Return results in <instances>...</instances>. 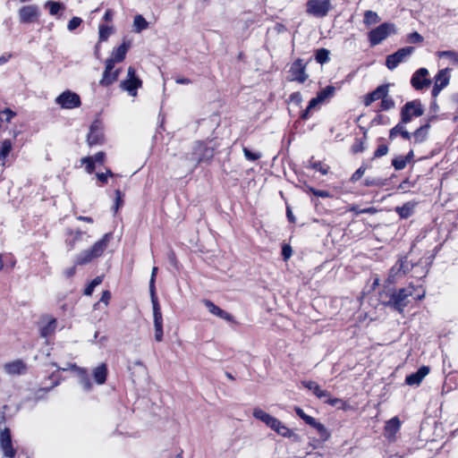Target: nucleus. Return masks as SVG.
<instances>
[{"label":"nucleus","mask_w":458,"mask_h":458,"mask_svg":"<svg viewBox=\"0 0 458 458\" xmlns=\"http://www.w3.org/2000/svg\"><path fill=\"white\" fill-rule=\"evenodd\" d=\"M13 149V143L11 140L6 139L1 142L0 145V165L4 166L6 158Z\"/></svg>","instance_id":"34"},{"label":"nucleus","mask_w":458,"mask_h":458,"mask_svg":"<svg viewBox=\"0 0 458 458\" xmlns=\"http://www.w3.org/2000/svg\"><path fill=\"white\" fill-rule=\"evenodd\" d=\"M394 106H395V102L393 99V98L389 96V93H388V94H386V97L382 98L377 110H378V112L388 111L390 109H393L394 107Z\"/></svg>","instance_id":"41"},{"label":"nucleus","mask_w":458,"mask_h":458,"mask_svg":"<svg viewBox=\"0 0 458 458\" xmlns=\"http://www.w3.org/2000/svg\"><path fill=\"white\" fill-rule=\"evenodd\" d=\"M329 54H330V52L327 48L317 49L315 52L316 62L319 64H324L327 63L330 60Z\"/></svg>","instance_id":"42"},{"label":"nucleus","mask_w":458,"mask_h":458,"mask_svg":"<svg viewBox=\"0 0 458 458\" xmlns=\"http://www.w3.org/2000/svg\"><path fill=\"white\" fill-rule=\"evenodd\" d=\"M413 47H405L399 48L394 54L386 56V66L393 71L395 69L404 59L414 52Z\"/></svg>","instance_id":"11"},{"label":"nucleus","mask_w":458,"mask_h":458,"mask_svg":"<svg viewBox=\"0 0 458 458\" xmlns=\"http://www.w3.org/2000/svg\"><path fill=\"white\" fill-rule=\"evenodd\" d=\"M133 25L135 27V30L137 32H140L148 28V23L142 15L138 14L134 17Z\"/></svg>","instance_id":"48"},{"label":"nucleus","mask_w":458,"mask_h":458,"mask_svg":"<svg viewBox=\"0 0 458 458\" xmlns=\"http://www.w3.org/2000/svg\"><path fill=\"white\" fill-rule=\"evenodd\" d=\"M86 232H83L80 228L72 229L67 228L65 230V245L68 250H72L76 247V244L82 241L83 235Z\"/></svg>","instance_id":"19"},{"label":"nucleus","mask_w":458,"mask_h":458,"mask_svg":"<svg viewBox=\"0 0 458 458\" xmlns=\"http://www.w3.org/2000/svg\"><path fill=\"white\" fill-rule=\"evenodd\" d=\"M293 255V249L290 244L284 243L282 246V257L284 261H287Z\"/></svg>","instance_id":"61"},{"label":"nucleus","mask_w":458,"mask_h":458,"mask_svg":"<svg viewBox=\"0 0 458 458\" xmlns=\"http://www.w3.org/2000/svg\"><path fill=\"white\" fill-rule=\"evenodd\" d=\"M414 293L411 296L414 301H421L425 298L426 290L422 285H414L413 284Z\"/></svg>","instance_id":"58"},{"label":"nucleus","mask_w":458,"mask_h":458,"mask_svg":"<svg viewBox=\"0 0 458 458\" xmlns=\"http://www.w3.org/2000/svg\"><path fill=\"white\" fill-rule=\"evenodd\" d=\"M252 415L257 420H259L262 422H264L268 428L273 425L275 426V423H276L275 419L276 418L271 416L269 413L264 411L260 408H254Z\"/></svg>","instance_id":"32"},{"label":"nucleus","mask_w":458,"mask_h":458,"mask_svg":"<svg viewBox=\"0 0 458 458\" xmlns=\"http://www.w3.org/2000/svg\"><path fill=\"white\" fill-rule=\"evenodd\" d=\"M81 164H85V170L88 174H92L96 169V163L92 157H84L81 160Z\"/></svg>","instance_id":"57"},{"label":"nucleus","mask_w":458,"mask_h":458,"mask_svg":"<svg viewBox=\"0 0 458 458\" xmlns=\"http://www.w3.org/2000/svg\"><path fill=\"white\" fill-rule=\"evenodd\" d=\"M55 103L64 109H73L81 106L80 96L69 89L62 92L55 98Z\"/></svg>","instance_id":"9"},{"label":"nucleus","mask_w":458,"mask_h":458,"mask_svg":"<svg viewBox=\"0 0 458 458\" xmlns=\"http://www.w3.org/2000/svg\"><path fill=\"white\" fill-rule=\"evenodd\" d=\"M242 152H243V155H244L245 158L247 160H249V161L254 162V161L259 160L261 157V153L260 152L251 151L247 147H243L242 148Z\"/></svg>","instance_id":"56"},{"label":"nucleus","mask_w":458,"mask_h":458,"mask_svg":"<svg viewBox=\"0 0 458 458\" xmlns=\"http://www.w3.org/2000/svg\"><path fill=\"white\" fill-rule=\"evenodd\" d=\"M439 57H445L450 59L453 64H458V53L453 50H445L437 52Z\"/></svg>","instance_id":"53"},{"label":"nucleus","mask_w":458,"mask_h":458,"mask_svg":"<svg viewBox=\"0 0 458 458\" xmlns=\"http://www.w3.org/2000/svg\"><path fill=\"white\" fill-rule=\"evenodd\" d=\"M306 65L304 60L297 58L291 65L288 71L287 80L289 81H297L299 83H304L308 80V74L306 73Z\"/></svg>","instance_id":"8"},{"label":"nucleus","mask_w":458,"mask_h":458,"mask_svg":"<svg viewBox=\"0 0 458 458\" xmlns=\"http://www.w3.org/2000/svg\"><path fill=\"white\" fill-rule=\"evenodd\" d=\"M390 84H381L377 87L371 92L367 93L362 97V103L365 106H369L373 102L381 100L383 97H386L389 93Z\"/></svg>","instance_id":"15"},{"label":"nucleus","mask_w":458,"mask_h":458,"mask_svg":"<svg viewBox=\"0 0 458 458\" xmlns=\"http://www.w3.org/2000/svg\"><path fill=\"white\" fill-rule=\"evenodd\" d=\"M39 16L37 5H24L19 10V19L21 23H33L38 21Z\"/></svg>","instance_id":"16"},{"label":"nucleus","mask_w":458,"mask_h":458,"mask_svg":"<svg viewBox=\"0 0 458 458\" xmlns=\"http://www.w3.org/2000/svg\"><path fill=\"white\" fill-rule=\"evenodd\" d=\"M428 71L427 68L421 67L418 69L411 78V85L416 90H420L431 84V81L428 78Z\"/></svg>","instance_id":"13"},{"label":"nucleus","mask_w":458,"mask_h":458,"mask_svg":"<svg viewBox=\"0 0 458 458\" xmlns=\"http://www.w3.org/2000/svg\"><path fill=\"white\" fill-rule=\"evenodd\" d=\"M413 293V284H409L406 287L402 288L391 286L390 284H385L378 293V301L384 307L403 314L405 308L410 303L409 298Z\"/></svg>","instance_id":"1"},{"label":"nucleus","mask_w":458,"mask_h":458,"mask_svg":"<svg viewBox=\"0 0 458 458\" xmlns=\"http://www.w3.org/2000/svg\"><path fill=\"white\" fill-rule=\"evenodd\" d=\"M313 428L318 431L322 440L326 441L329 438L330 433L322 423L317 421Z\"/></svg>","instance_id":"55"},{"label":"nucleus","mask_w":458,"mask_h":458,"mask_svg":"<svg viewBox=\"0 0 458 458\" xmlns=\"http://www.w3.org/2000/svg\"><path fill=\"white\" fill-rule=\"evenodd\" d=\"M46 6L48 8L51 15H56L61 10L64 9V5L62 3L55 1H47Z\"/></svg>","instance_id":"50"},{"label":"nucleus","mask_w":458,"mask_h":458,"mask_svg":"<svg viewBox=\"0 0 458 458\" xmlns=\"http://www.w3.org/2000/svg\"><path fill=\"white\" fill-rule=\"evenodd\" d=\"M142 81L136 75V70L132 66L128 67L127 78L121 81L120 87L127 91L130 96L135 97L137 91L142 87Z\"/></svg>","instance_id":"7"},{"label":"nucleus","mask_w":458,"mask_h":458,"mask_svg":"<svg viewBox=\"0 0 458 458\" xmlns=\"http://www.w3.org/2000/svg\"><path fill=\"white\" fill-rule=\"evenodd\" d=\"M191 156L198 164H209L215 156V148L209 146L207 141L197 140L193 145Z\"/></svg>","instance_id":"3"},{"label":"nucleus","mask_w":458,"mask_h":458,"mask_svg":"<svg viewBox=\"0 0 458 458\" xmlns=\"http://www.w3.org/2000/svg\"><path fill=\"white\" fill-rule=\"evenodd\" d=\"M105 136L103 132L102 124L99 121H94L87 136V142L89 146L100 145L104 142Z\"/></svg>","instance_id":"14"},{"label":"nucleus","mask_w":458,"mask_h":458,"mask_svg":"<svg viewBox=\"0 0 458 458\" xmlns=\"http://www.w3.org/2000/svg\"><path fill=\"white\" fill-rule=\"evenodd\" d=\"M407 123H403L402 118H400V122L392 129H390L388 136L389 140H394L397 136H400L402 139L411 142V134L406 130L405 127Z\"/></svg>","instance_id":"23"},{"label":"nucleus","mask_w":458,"mask_h":458,"mask_svg":"<svg viewBox=\"0 0 458 458\" xmlns=\"http://www.w3.org/2000/svg\"><path fill=\"white\" fill-rule=\"evenodd\" d=\"M301 384L305 388L312 391V393L319 399L324 397L329 398L331 395L327 390L321 389L320 386L315 381H302Z\"/></svg>","instance_id":"27"},{"label":"nucleus","mask_w":458,"mask_h":458,"mask_svg":"<svg viewBox=\"0 0 458 458\" xmlns=\"http://www.w3.org/2000/svg\"><path fill=\"white\" fill-rule=\"evenodd\" d=\"M388 151H389V148H388L387 144L382 143V144L378 145L377 148L373 152L371 160H374V159H377V158L386 156L388 153Z\"/></svg>","instance_id":"51"},{"label":"nucleus","mask_w":458,"mask_h":458,"mask_svg":"<svg viewBox=\"0 0 458 458\" xmlns=\"http://www.w3.org/2000/svg\"><path fill=\"white\" fill-rule=\"evenodd\" d=\"M108 370L106 363H101L93 369V377L97 384L103 385L106 381Z\"/></svg>","instance_id":"30"},{"label":"nucleus","mask_w":458,"mask_h":458,"mask_svg":"<svg viewBox=\"0 0 458 458\" xmlns=\"http://www.w3.org/2000/svg\"><path fill=\"white\" fill-rule=\"evenodd\" d=\"M130 47L131 42L123 40L119 47L113 48L110 56L106 60H112L114 65L117 63H122L125 59Z\"/></svg>","instance_id":"20"},{"label":"nucleus","mask_w":458,"mask_h":458,"mask_svg":"<svg viewBox=\"0 0 458 458\" xmlns=\"http://www.w3.org/2000/svg\"><path fill=\"white\" fill-rule=\"evenodd\" d=\"M114 28L106 24H100L98 26V40L104 42L108 39L110 35L113 33Z\"/></svg>","instance_id":"40"},{"label":"nucleus","mask_w":458,"mask_h":458,"mask_svg":"<svg viewBox=\"0 0 458 458\" xmlns=\"http://www.w3.org/2000/svg\"><path fill=\"white\" fill-rule=\"evenodd\" d=\"M111 237L112 234L110 233H105L102 238L96 242L89 249L80 252L76 257L75 265L83 266L101 257L106 250Z\"/></svg>","instance_id":"2"},{"label":"nucleus","mask_w":458,"mask_h":458,"mask_svg":"<svg viewBox=\"0 0 458 458\" xmlns=\"http://www.w3.org/2000/svg\"><path fill=\"white\" fill-rule=\"evenodd\" d=\"M70 369L77 374L80 383L84 390L90 391L92 389V383L88 370L84 368L77 366L75 363L70 364Z\"/></svg>","instance_id":"22"},{"label":"nucleus","mask_w":458,"mask_h":458,"mask_svg":"<svg viewBox=\"0 0 458 458\" xmlns=\"http://www.w3.org/2000/svg\"><path fill=\"white\" fill-rule=\"evenodd\" d=\"M450 69L445 68L442 70H439L437 73L435 75L434 79L435 81H437L439 83H445V87L449 84L450 81V75H449Z\"/></svg>","instance_id":"47"},{"label":"nucleus","mask_w":458,"mask_h":458,"mask_svg":"<svg viewBox=\"0 0 458 458\" xmlns=\"http://www.w3.org/2000/svg\"><path fill=\"white\" fill-rule=\"evenodd\" d=\"M56 327L57 319L51 317L47 324L39 327V335L43 338H47L55 334Z\"/></svg>","instance_id":"29"},{"label":"nucleus","mask_w":458,"mask_h":458,"mask_svg":"<svg viewBox=\"0 0 458 458\" xmlns=\"http://www.w3.org/2000/svg\"><path fill=\"white\" fill-rule=\"evenodd\" d=\"M0 448L4 457L14 458L16 456L17 451L13 446L12 433L9 428L0 430Z\"/></svg>","instance_id":"10"},{"label":"nucleus","mask_w":458,"mask_h":458,"mask_svg":"<svg viewBox=\"0 0 458 458\" xmlns=\"http://www.w3.org/2000/svg\"><path fill=\"white\" fill-rule=\"evenodd\" d=\"M429 371V367L421 366L416 372L406 376L405 384L408 386H419Z\"/></svg>","instance_id":"24"},{"label":"nucleus","mask_w":458,"mask_h":458,"mask_svg":"<svg viewBox=\"0 0 458 458\" xmlns=\"http://www.w3.org/2000/svg\"><path fill=\"white\" fill-rule=\"evenodd\" d=\"M335 91V88L332 85H328L326 88L319 90L315 98L321 103L327 98L333 97Z\"/></svg>","instance_id":"39"},{"label":"nucleus","mask_w":458,"mask_h":458,"mask_svg":"<svg viewBox=\"0 0 458 458\" xmlns=\"http://www.w3.org/2000/svg\"><path fill=\"white\" fill-rule=\"evenodd\" d=\"M394 25L390 22H383L368 33V39L370 47L379 45L390 34L394 33Z\"/></svg>","instance_id":"4"},{"label":"nucleus","mask_w":458,"mask_h":458,"mask_svg":"<svg viewBox=\"0 0 458 458\" xmlns=\"http://www.w3.org/2000/svg\"><path fill=\"white\" fill-rule=\"evenodd\" d=\"M82 23V19L80 17H72L67 25L69 30H74Z\"/></svg>","instance_id":"63"},{"label":"nucleus","mask_w":458,"mask_h":458,"mask_svg":"<svg viewBox=\"0 0 458 458\" xmlns=\"http://www.w3.org/2000/svg\"><path fill=\"white\" fill-rule=\"evenodd\" d=\"M401 421L398 417H394L386 422L384 427V435L387 438L394 437L400 430Z\"/></svg>","instance_id":"26"},{"label":"nucleus","mask_w":458,"mask_h":458,"mask_svg":"<svg viewBox=\"0 0 458 458\" xmlns=\"http://www.w3.org/2000/svg\"><path fill=\"white\" fill-rule=\"evenodd\" d=\"M390 124V118L381 114V112L377 111V114L375 117L370 121L371 126H377V125H388Z\"/></svg>","instance_id":"44"},{"label":"nucleus","mask_w":458,"mask_h":458,"mask_svg":"<svg viewBox=\"0 0 458 458\" xmlns=\"http://www.w3.org/2000/svg\"><path fill=\"white\" fill-rule=\"evenodd\" d=\"M153 309V323L155 340L158 343L163 341L164 330H163V315L160 306L152 307Z\"/></svg>","instance_id":"18"},{"label":"nucleus","mask_w":458,"mask_h":458,"mask_svg":"<svg viewBox=\"0 0 458 458\" xmlns=\"http://www.w3.org/2000/svg\"><path fill=\"white\" fill-rule=\"evenodd\" d=\"M380 21V17L378 14L371 10L365 11L364 16H363V23L367 27H370L371 25H374Z\"/></svg>","instance_id":"38"},{"label":"nucleus","mask_w":458,"mask_h":458,"mask_svg":"<svg viewBox=\"0 0 458 458\" xmlns=\"http://www.w3.org/2000/svg\"><path fill=\"white\" fill-rule=\"evenodd\" d=\"M367 169L368 165L365 163H362L360 166L352 174L350 178L351 182L354 183L360 180Z\"/></svg>","instance_id":"54"},{"label":"nucleus","mask_w":458,"mask_h":458,"mask_svg":"<svg viewBox=\"0 0 458 458\" xmlns=\"http://www.w3.org/2000/svg\"><path fill=\"white\" fill-rule=\"evenodd\" d=\"M203 303L211 314H213L229 323L239 325V322L235 320L234 317L232 314L222 310L221 308H219L217 305H216L210 300H204Z\"/></svg>","instance_id":"17"},{"label":"nucleus","mask_w":458,"mask_h":458,"mask_svg":"<svg viewBox=\"0 0 458 458\" xmlns=\"http://www.w3.org/2000/svg\"><path fill=\"white\" fill-rule=\"evenodd\" d=\"M403 264L402 262L396 261L395 264L391 267L387 281L392 284L395 277L403 276Z\"/></svg>","instance_id":"45"},{"label":"nucleus","mask_w":458,"mask_h":458,"mask_svg":"<svg viewBox=\"0 0 458 458\" xmlns=\"http://www.w3.org/2000/svg\"><path fill=\"white\" fill-rule=\"evenodd\" d=\"M51 365L53 367H55L56 368V370L54 371L53 373H51L48 377V379L51 381V384L50 386H48V389H52L54 388L55 386H58L61 381H62V376L60 374V370H66L64 368H60L58 367L57 363L56 362H52Z\"/></svg>","instance_id":"36"},{"label":"nucleus","mask_w":458,"mask_h":458,"mask_svg":"<svg viewBox=\"0 0 458 458\" xmlns=\"http://www.w3.org/2000/svg\"><path fill=\"white\" fill-rule=\"evenodd\" d=\"M289 100L294 103L296 106H301L302 103V96L299 91L293 92L289 97Z\"/></svg>","instance_id":"64"},{"label":"nucleus","mask_w":458,"mask_h":458,"mask_svg":"<svg viewBox=\"0 0 458 458\" xmlns=\"http://www.w3.org/2000/svg\"><path fill=\"white\" fill-rule=\"evenodd\" d=\"M332 9L331 0H307L306 3L307 13L317 18L326 17Z\"/></svg>","instance_id":"6"},{"label":"nucleus","mask_w":458,"mask_h":458,"mask_svg":"<svg viewBox=\"0 0 458 458\" xmlns=\"http://www.w3.org/2000/svg\"><path fill=\"white\" fill-rule=\"evenodd\" d=\"M416 203L414 202H406L401 207H396L394 211L400 216V218L406 219L411 216L414 213Z\"/></svg>","instance_id":"31"},{"label":"nucleus","mask_w":458,"mask_h":458,"mask_svg":"<svg viewBox=\"0 0 458 458\" xmlns=\"http://www.w3.org/2000/svg\"><path fill=\"white\" fill-rule=\"evenodd\" d=\"M325 403L331 406H335L337 407V409L342 410L344 411H355L356 409L348 401L337 397H332L331 395L325 401Z\"/></svg>","instance_id":"28"},{"label":"nucleus","mask_w":458,"mask_h":458,"mask_svg":"<svg viewBox=\"0 0 458 458\" xmlns=\"http://www.w3.org/2000/svg\"><path fill=\"white\" fill-rule=\"evenodd\" d=\"M4 371L12 376L23 375L27 373V364L20 359L7 362L4 365Z\"/></svg>","instance_id":"21"},{"label":"nucleus","mask_w":458,"mask_h":458,"mask_svg":"<svg viewBox=\"0 0 458 458\" xmlns=\"http://www.w3.org/2000/svg\"><path fill=\"white\" fill-rule=\"evenodd\" d=\"M429 129L430 123L429 121H428L426 123L417 128L413 132H411V139H413V140L411 143H412L413 145H417L426 141L428 139Z\"/></svg>","instance_id":"25"},{"label":"nucleus","mask_w":458,"mask_h":458,"mask_svg":"<svg viewBox=\"0 0 458 458\" xmlns=\"http://www.w3.org/2000/svg\"><path fill=\"white\" fill-rule=\"evenodd\" d=\"M149 292H150L152 307H155L156 305L160 306L158 298L156 293L155 279H153V278H150V281H149Z\"/></svg>","instance_id":"60"},{"label":"nucleus","mask_w":458,"mask_h":458,"mask_svg":"<svg viewBox=\"0 0 458 458\" xmlns=\"http://www.w3.org/2000/svg\"><path fill=\"white\" fill-rule=\"evenodd\" d=\"M121 69H114L112 60H106L105 70L102 78L99 81V85L102 87H109L117 81Z\"/></svg>","instance_id":"12"},{"label":"nucleus","mask_w":458,"mask_h":458,"mask_svg":"<svg viewBox=\"0 0 458 458\" xmlns=\"http://www.w3.org/2000/svg\"><path fill=\"white\" fill-rule=\"evenodd\" d=\"M367 140L368 136H366V131H364V135L361 138H355L354 142L350 148L352 154L357 155L364 152L367 148Z\"/></svg>","instance_id":"33"},{"label":"nucleus","mask_w":458,"mask_h":458,"mask_svg":"<svg viewBox=\"0 0 458 458\" xmlns=\"http://www.w3.org/2000/svg\"><path fill=\"white\" fill-rule=\"evenodd\" d=\"M16 114H17L9 107L0 111V129L2 128L4 122L10 123L12 119L16 116Z\"/></svg>","instance_id":"46"},{"label":"nucleus","mask_w":458,"mask_h":458,"mask_svg":"<svg viewBox=\"0 0 458 458\" xmlns=\"http://www.w3.org/2000/svg\"><path fill=\"white\" fill-rule=\"evenodd\" d=\"M308 167L318 171L323 175L327 174L330 169L329 165L322 161L312 160H310V165Z\"/></svg>","instance_id":"43"},{"label":"nucleus","mask_w":458,"mask_h":458,"mask_svg":"<svg viewBox=\"0 0 458 458\" xmlns=\"http://www.w3.org/2000/svg\"><path fill=\"white\" fill-rule=\"evenodd\" d=\"M407 162L403 156L400 155L392 159L391 165L396 171L403 170L406 167Z\"/></svg>","instance_id":"52"},{"label":"nucleus","mask_w":458,"mask_h":458,"mask_svg":"<svg viewBox=\"0 0 458 458\" xmlns=\"http://www.w3.org/2000/svg\"><path fill=\"white\" fill-rule=\"evenodd\" d=\"M423 40V37L417 31L411 32L408 35V41L410 43L418 44L422 43Z\"/></svg>","instance_id":"62"},{"label":"nucleus","mask_w":458,"mask_h":458,"mask_svg":"<svg viewBox=\"0 0 458 458\" xmlns=\"http://www.w3.org/2000/svg\"><path fill=\"white\" fill-rule=\"evenodd\" d=\"M424 114V107L420 99L406 102L400 110V118L403 123H410L415 117Z\"/></svg>","instance_id":"5"},{"label":"nucleus","mask_w":458,"mask_h":458,"mask_svg":"<svg viewBox=\"0 0 458 458\" xmlns=\"http://www.w3.org/2000/svg\"><path fill=\"white\" fill-rule=\"evenodd\" d=\"M275 426H270L269 428L276 431L278 435L284 437H291L293 435V431L287 428L285 425L282 423L278 419H275Z\"/></svg>","instance_id":"35"},{"label":"nucleus","mask_w":458,"mask_h":458,"mask_svg":"<svg viewBox=\"0 0 458 458\" xmlns=\"http://www.w3.org/2000/svg\"><path fill=\"white\" fill-rule=\"evenodd\" d=\"M362 185L366 187H382L385 181L379 177H367L362 182Z\"/></svg>","instance_id":"49"},{"label":"nucleus","mask_w":458,"mask_h":458,"mask_svg":"<svg viewBox=\"0 0 458 458\" xmlns=\"http://www.w3.org/2000/svg\"><path fill=\"white\" fill-rule=\"evenodd\" d=\"M320 102L313 98L310 100L308 106L302 110L300 114V119L301 121H307L311 117L312 111L318 106Z\"/></svg>","instance_id":"37"},{"label":"nucleus","mask_w":458,"mask_h":458,"mask_svg":"<svg viewBox=\"0 0 458 458\" xmlns=\"http://www.w3.org/2000/svg\"><path fill=\"white\" fill-rule=\"evenodd\" d=\"M114 194H115V199H114V213H116L119 210V208H121L123 206L124 200H123V194L119 189L114 191Z\"/></svg>","instance_id":"59"}]
</instances>
